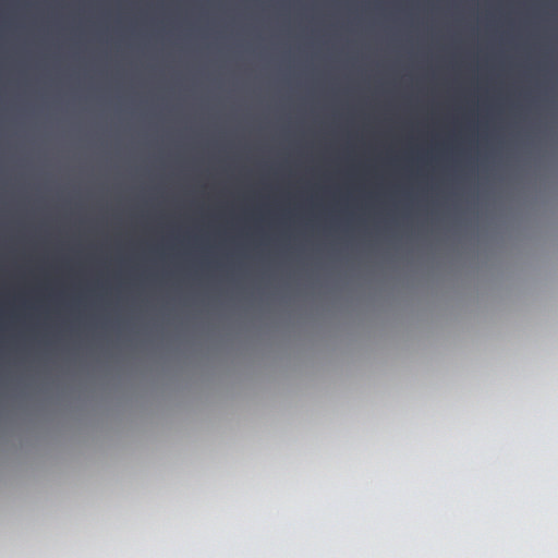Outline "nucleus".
Masks as SVG:
<instances>
[{
    "label": "nucleus",
    "instance_id": "obj_1",
    "mask_svg": "<svg viewBox=\"0 0 558 558\" xmlns=\"http://www.w3.org/2000/svg\"><path fill=\"white\" fill-rule=\"evenodd\" d=\"M10 318L14 319V318H16V315L15 314H11Z\"/></svg>",
    "mask_w": 558,
    "mask_h": 558
},
{
    "label": "nucleus",
    "instance_id": "obj_2",
    "mask_svg": "<svg viewBox=\"0 0 558 558\" xmlns=\"http://www.w3.org/2000/svg\"><path fill=\"white\" fill-rule=\"evenodd\" d=\"M2 318H3V314H2V313H0V320H2Z\"/></svg>",
    "mask_w": 558,
    "mask_h": 558
},
{
    "label": "nucleus",
    "instance_id": "obj_3",
    "mask_svg": "<svg viewBox=\"0 0 558 558\" xmlns=\"http://www.w3.org/2000/svg\"><path fill=\"white\" fill-rule=\"evenodd\" d=\"M116 352H117V353H120L121 351H120V350H117Z\"/></svg>",
    "mask_w": 558,
    "mask_h": 558
}]
</instances>
